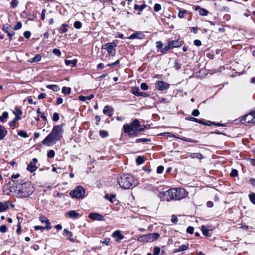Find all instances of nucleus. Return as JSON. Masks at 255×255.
Returning <instances> with one entry per match:
<instances>
[{
	"label": "nucleus",
	"mask_w": 255,
	"mask_h": 255,
	"mask_svg": "<svg viewBox=\"0 0 255 255\" xmlns=\"http://www.w3.org/2000/svg\"><path fill=\"white\" fill-rule=\"evenodd\" d=\"M13 182V184H15V187L12 188L14 190V194L18 198H25L29 197L34 191V188L31 182H26L22 183V181L19 182L17 181L16 183L14 181L12 180L9 182V184H11V182Z\"/></svg>",
	"instance_id": "1"
},
{
	"label": "nucleus",
	"mask_w": 255,
	"mask_h": 255,
	"mask_svg": "<svg viewBox=\"0 0 255 255\" xmlns=\"http://www.w3.org/2000/svg\"><path fill=\"white\" fill-rule=\"evenodd\" d=\"M62 126H54L51 133L42 141V144L48 146L54 145L62 138Z\"/></svg>",
	"instance_id": "2"
},
{
	"label": "nucleus",
	"mask_w": 255,
	"mask_h": 255,
	"mask_svg": "<svg viewBox=\"0 0 255 255\" xmlns=\"http://www.w3.org/2000/svg\"><path fill=\"white\" fill-rule=\"evenodd\" d=\"M117 180L120 186L125 189L132 188L138 184V182L136 179L128 174H123Z\"/></svg>",
	"instance_id": "3"
},
{
	"label": "nucleus",
	"mask_w": 255,
	"mask_h": 255,
	"mask_svg": "<svg viewBox=\"0 0 255 255\" xmlns=\"http://www.w3.org/2000/svg\"><path fill=\"white\" fill-rule=\"evenodd\" d=\"M164 196L167 201L171 200H180L186 197L188 193L183 188H172L166 191L164 193Z\"/></svg>",
	"instance_id": "4"
},
{
	"label": "nucleus",
	"mask_w": 255,
	"mask_h": 255,
	"mask_svg": "<svg viewBox=\"0 0 255 255\" xmlns=\"http://www.w3.org/2000/svg\"><path fill=\"white\" fill-rule=\"evenodd\" d=\"M140 123L138 119L134 120L132 122L129 124H126L123 126L124 132L128 133L131 136L137 134V128L139 127Z\"/></svg>",
	"instance_id": "5"
},
{
	"label": "nucleus",
	"mask_w": 255,
	"mask_h": 255,
	"mask_svg": "<svg viewBox=\"0 0 255 255\" xmlns=\"http://www.w3.org/2000/svg\"><path fill=\"white\" fill-rule=\"evenodd\" d=\"M160 237L158 233H153L146 234L139 237L138 240L140 242H151L157 240Z\"/></svg>",
	"instance_id": "6"
},
{
	"label": "nucleus",
	"mask_w": 255,
	"mask_h": 255,
	"mask_svg": "<svg viewBox=\"0 0 255 255\" xmlns=\"http://www.w3.org/2000/svg\"><path fill=\"white\" fill-rule=\"evenodd\" d=\"M85 190L81 186L77 187L74 190H72L70 195L75 198H82L84 197L85 195Z\"/></svg>",
	"instance_id": "7"
},
{
	"label": "nucleus",
	"mask_w": 255,
	"mask_h": 255,
	"mask_svg": "<svg viewBox=\"0 0 255 255\" xmlns=\"http://www.w3.org/2000/svg\"><path fill=\"white\" fill-rule=\"evenodd\" d=\"M116 46V44L113 42L107 43L102 46V49L106 50L110 56H114L116 52L114 47Z\"/></svg>",
	"instance_id": "8"
},
{
	"label": "nucleus",
	"mask_w": 255,
	"mask_h": 255,
	"mask_svg": "<svg viewBox=\"0 0 255 255\" xmlns=\"http://www.w3.org/2000/svg\"><path fill=\"white\" fill-rule=\"evenodd\" d=\"M241 121L243 123H255V112H251L243 116Z\"/></svg>",
	"instance_id": "9"
},
{
	"label": "nucleus",
	"mask_w": 255,
	"mask_h": 255,
	"mask_svg": "<svg viewBox=\"0 0 255 255\" xmlns=\"http://www.w3.org/2000/svg\"><path fill=\"white\" fill-rule=\"evenodd\" d=\"M156 87L159 90L163 91L169 88V84L163 81H157L155 83Z\"/></svg>",
	"instance_id": "10"
},
{
	"label": "nucleus",
	"mask_w": 255,
	"mask_h": 255,
	"mask_svg": "<svg viewBox=\"0 0 255 255\" xmlns=\"http://www.w3.org/2000/svg\"><path fill=\"white\" fill-rule=\"evenodd\" d=\"M38 162L36 158H33L32 161L27 165V169L30 172H33L36 171L37 169V167L36 166L35 164Z\"/></svg>",
	"instance_id": "11"
},
{
	"label": "nucleus",
	"mask_w": 255,
	"mask_h": 255,
	"mask_svg": "<svg viewBox=\"0 0 255 255\" xmlns=\"http://www.w3.org/2000/svg\"><path fill=\"white\" fill-rule=\"evenodd\" d=\"M89 218L93 220L103 221L104 220L102 215L97 213H90Z\"/></svg>",
	"instance_id": "12"
},
{
	"label": "nucleus",
	"mask_w": 255,
	"mask_h": 255,
	"mask_svg": "<svg viewBox=\"0 0 255 255\" xmlns=\"http://www.w3.org/2000/svg\"><path fill=\"white\" fill-rule=\"evenodd\" d=\"M112 237L115 239L116 241L119 242L124 239V236L121 233L119 230H116L114 232L112 235Z\"/></svg>",
	"instance_id": "13"
},
{
	"label": "nucleus",
	"mask_w": 255,
	"mask_h": 255,
	"mask_svg": "<svg viewBox=\"0 0 255 255\" xmlns=\"http://www.w3.org/2000/svg\"><path fill=\"white\" fill-rule=\"evenodd\" d=\"M103 113L109 117H111L113 114V108L108 105H106L104 107Z\"/></svg>",
	"instance_id": "14"
},
{
	"label": "nucleus",
	"mask_w": 255,
	"mask_h": 255,
	"mask_svg": "<svg viewBox=\"0 0 255 255\" xmlns=\"http://www.w3.org/2000/svg\"><path fill=\"white\" fill-rule=\"evenodd\" d=\"M144 37V34L142 32H135L131 34L129 37L128 39H142Z\"/></svg>",
	"instance_id": "15"
},
{
	"label": "nucleus",
	"mask_w": 255,
	"mask_h": 255,
	"mask_svg": "<svg viewBox=\"0 0 255 255\" xmlns=\"http://www.w3.org/2000/svg\"><path fill=\"white\" fill-rule=\"evenodd\" d=\"M7 131L0 124V140H3L7 135Z\"/></svg>",
	"instance_id": "16"
},
{
	"label": "nucleus",
	"mask_w": 255,
	"mask_h": 255,
	"mask_svg": "<svg viewBox=\"0 0 255 255\" xmlns=\"http://www.w3.org/2000/svg\"><path fill=\"white\" fill-rule=\"evenodd\" d=\"M189 249V247L188 245H182L180 246L178 248H176L174 249L173 252L174 253H178L179 252L187 250Z\"/></svg>",
	"instance_id": "17"
},
{
	"label": "nucleus",
	"mask_w": 255,
	"mask_h": 255,
	"mask_svg": "<svg viewBox=\"0 0 255 255\" xmlns=\"http://www.w3.org/2000/svg\"><path fill=\"white\" fill-rule=\"evenodd\" d=\"M196 11L199 10V14L202 16H206L209 12L205 9L202 8L200 6H196L195 8Z\"/></svg>",
	"instance_id": "18"
},
{
	"label": "nucleus",
	"mask_w": 255,
	"mask_h": 255,
	"mask_svg": "<svg viewBox=\"0 0 255 255\" xmlns=\"http://www.w3.org/2000/svg\"><path fill=\"white\" fill-rule=\"evenodd\" d=\"M67 215L70 218H77L79 216V213L74 210H71L66 213Z\"/></svg>",
	"instance_id": "19"
},
{
	"label": "nucleus",
	"mask_w": 255,
	"mask_h": 255,
	"mask_svg": "<svg viewBox=\"0 0 255 255\" xmlns=\"http://www.w3.org/2000/svg\"><path fill=\"white\" fill-rule=\"evenodd\" d=\"M172 48L179 47L181 46V43L179 40H176L169 43Z\"/></svg>",
	"instance_id": "20"
},
{
	"label": "nucleus",
	"mask_w": 255,
	"mask_h": 255,
	"mask_svg": "<svg viewBox=\"0 0 255 255\" xmlns=\"http://www.w3.org/2000/svg\"><path fill=\"white\" fill-rule=\"evenodd\" d=\"M9 207L7 203L0 202V213L6 211Z\"/></svg>",
	"instance_id": "21"
},
{
	"label": "nucleus",
	"mask_w": 255,
	"mask_h": 255,
	"mask_svg": "<svg viewBox=\"0 0 255 255\" xmlns=\"http://www.w3.org/2000/svg\"><path fill=\"white\" fill-rule=\"evenodd\" d=\"M190 157L192 159H202L203 158L202 155L200 153H190Z\"/></svg>",
	"instance_id": "22"
},
{
	"label": "nucleus",
	"mask_w": 255,
	"mask_h": 255,
	"mask_svg": "<svg viewBox=\"0 0 255 255\" xmlns=\"http://www.w3.org/2000/svg\"><path fill=\"white\" fill-rule=\"evenodd\" d=\"M77 63V60L74 59L72 60H65V64L66 65H71V67H74Z\"/></svg>",
	"instance_id": "23"
},
{
	"label": "nucleus",
	"mask_w": 255,
	"mask_h": 255,
	"mask_svg": "<svg viewBox=\"0 0 255 255\" xmlns=\"http://www.w3.org/2000/svg\"><path fill=\"white\" fill-rule=\"evenodd\" d=\"M46 87L47 88L50 89L53 91L57 92L60 90L59 87L57 85H48Z\"/></svg>",
	"instance_id": "24"
},
{
	"label": "nucleus",
	"mask_w": 255,
	"mask_h": 255,
	"mask_svg": "<svg viewBox=\"0 0 255 255\" xmlns=\"http://www.w3.org/2000/svg\"><path fill=\"white\" fill-rule=\"evenodd\" d=\"M64 234L68 238V239L71 241H73V239L71 237L72 236V232H70L69 230L65 229L63 231Z\"/></svg>",
	"instance_id": "25"
},
{
	"label": "nucleus",
	"mask_w": 255,
	"mask_h": 255,
	"mask_svg": "<svg viewBox=\"0 0 255 255\" xmlns=\"http://www.w3.org/2000/svg\"><path fill=\"white\" fill-rule=\"evenodd\" d=\"M11 29L12 27L11 25L8 24L4 25L2 27V30L7 33H8L9 32H10Z\"/></svg>",
	"instance_id": "26"
},
{
	"label": "nucleus",
	"mask_w": 255,
	"mask_h": 255,
	"mask_svg": "<svg viewBox=\"0 0 255 255\" xmlns=\"http://www.w3.org/2000/svg\"><path fill=\"white\" fill-rule=\"evenodd\" d=\"M39 220L42 223H45L47 225V226H50V222L46 217H45L44 216H40L39 217Z\"/></svg>",
	"instance_id": "27"
},
{
	"label": "nucleus",
	"mask_w": 255,
	"mask_h": 255,
	"mask_svg": "<svg viewBox=\"0 0 255 255\" xmlns=\"http://www.w3.org/2000/svg\"><path fill=\"white\" fill-rule=\"evenodd\" d=\"M68 25L66 24H63L61 27L59 28V31L60 33H65L67 31Z\"/></svg>",
	"instance_id": "28"
},
{
	"label": "nucleus",
	"mask_w": 255,
	"mask_h": 255,
	"mask_svg": "<svg viewBox=\"0 0 255 255\" xmlns=\"http://www.w3.org/2000/svg\"><path fill=\"white\" fill-rule=\"evenodd\" d=\"M51 228L50 226H46L45 227L40 226H35L34 227V229L35 230H43V229H47L50 230Z\"/></svg>",
	"instance_id": "29"
},
{
	"label": "nucleus",
	"mask_w": 255,
	"mask_h": 255,
	"mask_svg": "<svg viewBox=\"0 0 255 255\" xmlns=\"http://www.w3.org/2000/svg\"><path fill=\"white\" fill-rule=\"evenodd\" d=\"M202 233L204 236H209V230H208L207 229H206L205 226H202Z\"/></svg>",
	"instance_id": "30"
},
{
	"label": "nucleus",
	"mask_w": 255,
	"mask_h": 255,
	"mask_svg": "<svg viewBox=\"0 0 255 255\" xmlns=\"http://www.w3.org/2000/svg\"><path fill=\"white\" fill-rule=\"evenodd\" d=\"M171 45L169 43L168 45L167 46L164 47L163 48L161 49L160 50V52L163 54L166 53L170 49H171Z\"/></svg>",
	"instance_id": "31"
},
{
	"label": "nucleus",
	"mask_w": 255,
	"mask_h": 255,
	"mask_svg": "<svg viewBox=\"0 0 255 255\" xmlns=\"http://www.w3.org/2000/svg\"><path fill=\"white\" fill-rule=\"evenodd\" d=\"M146 7V5L143 4L140 6H139L137 4H135L134 9L135 10H138L139 11H142Z\"/></svg>",
	"instance_id": "32"
},
{
	"label": "nucleus",
	"mask_w": 255,
	"mask_h": 255,
	"mask_svg": "<svg viewBox=\"0 0 255 255\" xmlns=\"http://www.w3.org/2000/svg\"><path fill=\"white\" fill-rule=\"evenodd\" d=\"M8 113L7 112H4L1 116H0V120L4 122L5 120L8 117Z\"/></svg>",
	"instance_id": "33"
},
{
	"label": "nucleus",
	"mask_w": 255,
	"mask_h": 255,
	"mask_svg": "<svg viewBox=\"0 0 255 255\" xmlns=\"http://www.w3.org/2000/svg\"><path fill=\"white\" fill-rule=\"evenodd\" d=\"M42 56L40 54H37L32 59V62H38L41 59Z\"/></svg>",
	"instance_id": "34"
},
{
	"label": "nucleus",
	"mask_w": 255,
	"mask_h": 255,
	"mask_svg": "<svg viewBox=\"0 0 255 255\" xmlns=\"http://www.w3.org/2000/svg\"><path fill=\"white\" fill-rule=\"evenodd\" d=\"M136 163L138 165H140L144 162V159L143 157L138 156L136 159Z\"/></svg>",
	"instance_id": "35"
},
{
	"label": "nucleus",
	"mask_w": 255,
	"mask_h": 255,
	"mask_svg": "<svg viewBox=\"0 0 255 255\" xmlns=\"http://www.w3.org/2000/svg\"><path fill=\"white\" fill-rule=\"evenodd\" d=\"M62 91L65 94H69L71 92V88L70 87H63Z\"/></svg>",
	"instance_id": "36"
},
{
	"label": "nucleus",
	"mask_w": 255,
	"mask_h": 255,
	"mask_svg": "<svg viewBox=\"0 0 255 255\" xmlns=\"http://www.w3.org/2000/svg\"><path fill=\"white\" fill-rule=\"evenodd\" d=\"M139 91H140V89L137 87H132V93L137 96L138 95V94L139 93V92H140Z\"/></svg>",
	"instance_id": "37"
},
{
	"label": "nucleus",
	"mask_w": 255,
	"mask_h": 255,
	"mask_svg": "<svg viewBox=\"0 0 255 255\" xmlns=\"http://www.w3.org/2000/svg\"><path fill=\"white\" fill-rule=\"evenodd\" d=\"M251 202L255 204V193H252L249 195Z\"/></svg>",
	"instance_id": "38"
},
{
	"label": "nucleus",
	"mask_w": 255,
	"mask_h": 255,
	"mask_svg": "<svg viewBox=\"0 0 255 255\" xmlns=\"http://www.w3.org/2000/svg\"><path fill=\"white\" fill-rule=\"evenodd\" d=\"M18 135L23 138H27L28 137V135L26 132L23 130H20L18 132Z\"/></svg>",
	"instance_id": "39"
},
{
	"label": "nucleus",
	"mask_w": 255,
	"mask_h": 255,
	"mask_svg": "<svg viewBox=\"0 0 255 255\" xmlns=\"http://www.w3.org/2000/svg\"><path fill=\"white\" fill-rule=\"evenodd\" d=\"M186 120L191 121H194L197 123H199L200 122V120L197 119L196 118L193 117H189L185 118Z\"/></svg>",
	"instance_id": "40"
},
{
	"label": "nucleus",
	"mask_w": 255,
	"mask_h": 255,
	"mask_svg": "<svg viewBox=\"0 0 255 255\" xmlns=\"http://www.w3.org/2000/svg\"><path fill=\"white\" fill-rule=\"evenodd\" d=\"M47 157L49 158H52L55 156V152L53 150H50L47 152Z\"/></svg>",
	"instance_id": "41"
},
{
	"label": "nucleus",
	"mask_w": 255,
	"mask_h": 255,
	"mask_svg": "<svg viewBox=\"0 0 255 255\" xmlns=\"http://www.w3.org/2000/svg\"><path fill=\"white\" fill-rule=\"evenodd\" d=\"M100 135L101 137L104 138L108 136V133L106 131L101 130L100 131Z\"/></svg>",
	"instance_id": "42"
},
{
	"label": "nucleus",
	"mask_w": 255,
	"mask_h": 255,
	"mask_svg": "<svg viewBox=\"0 0 255 255\" xmlns=\"http://www.w3.org/2000/svg\"><path fill=\"white\" fill-rule=\"evenodd\" d=\"M153 255H158L159 254L160 252V248L158 247H155L153 249Z\"/></svg>",
	"instance_id": "43"
},
{
	"label": "nucleus",
	"mask_w": 255,
	"mask_h": 255,
	"mask_svg": "<svg viewBox=\"0 0 255 255\" xmlns=\"http://www.w3.org/2000/svg\"><path fill=\"white\" fill-rule=\"evenodd\" d=\"M74 26L76 29H80L82 27V23L79 21H76L74 24Z\"/></svg>",
	"instance_id": "44"
},
{
	"label": "nucleus",
	"mask_w": 255,
	"mask_h": 255,
	"mask_svg": "<svg viewBox=\"0 0 255 255\" xmlns=\"http://www.w3.org/2000/svg\"><path fill=\"white\" fill-rule=\"evenodd\" d=\"M0 231L1 233H5L7 231V228L5 225H2L0 226Z\"/></svg>",
	"instance_id": "45"
},
{
	"label": "nucleus",
	"mask_w": 255,
	"mask_h": 255,
	"mask_svg": "<svg viewBox=\"0 0 255 255\" xmlns=\"http://www.w3.org/2000/svg\"><path fill=\"white\" fill-rule=\"evenodd\" d=\"M148 141H150V139H146V138H139V139H136V140H135V142L136 143H139L141 142H148Z\"/></svg>",
	"instance_id": "46"
},
{
	"label": "nucleus",
	"mask_w": 255,
	"mask_h": 255,
	"mask_svg": "<svg viewBox=\"0 0 255 255\" xmlns=\"http://www.w3.org/2000/svg\"><path fill=\"white\" fill-rule=\"evenodd\" d=\"M18 2L17 0H12L11 2V7L12 8H15L17 6Z\"/></svg>",
	"instance_id": "47"
},
{
	"label": "nucleus",
	"mask_w": 255,
	"mask_h": 255,
	"mask_svg": "<svg viewBox=\"0 0 255 255\" xmlns=\"http://www.w3.org/2000/svg\"><path fill=\"white\" fill-rule=\"evenodd\" d=\"M161 7L160 4L156 3L154 5V10L155 11L158 12L161 10Z\"/></svg>",
	"instance_id": "48"
},
{
	"label": "nucleus",
	"mask_w": 255,
	"mask_h": 255,
	"mask_svg": "<svg viewBox=\"0 0 255 255\" xmlns=\"http://www.w3.org/2000/svg\"><path fill=\"white\" fill-rule=\"evenodd\" d=\"M22 27V23L21 22H18L14 27V30H17L20 29Z\"/></svg>",
	"instance_id": "49"
},
{
	"label": "nucleus",
	"mask_w": 255,
	"mask_h": 255,
	"mask_svg": "<svg viewBox=\"0 0 255 255\" xmlns=\"http://www.w3.org/2000/svg\"><path fill=\"white\" fill-rule=\"evenodd\" d=\"M238 175V171L236 169H233L230 173V176L231 177H236Z\"/></svg>",
	"instance_id": "50"
},
{
	"label": "nucleus",
	"mask_w": 255,
	"mask_h": 255,
	"mask_svg": "<svg viewBox=\"0 0 255 255\" xmlns=\"http://www.w3.org/2000/svg\"><path fill=\"white\" fill-rule=\"evenodd\" d=\"M186 13V10H184V11H180L178 14V16L180 18H182L184 17V14Z\"/></svg>",
	"instance_id": "51"
},
{
	"label": "nucleus",
	"mask_w": 255,
	"mask_h": 255,
	"mask_svg": "<svg viewBox=\"0 0 255 255\" xmlns=\"http://www.w3.org/2000/svg\"><path fill=\"white\" fill-rule=\"evenodd\" d=\"M59 119V114L57 113H54L53 116V120L57 121Z\"/></svg>",
	"instance_id": "52"
},
{
	"label": "nucleus",
	"mask_w": 255,
	"mask_h": 255,
	"mask_svg": "<svg viewBox=\"0 0 255 255\" xmlns=\"http://www.w3.org/2000/svg\"><path fill=\"white\" fill-rule=\"evenodd\" d=\"M164 170V167L163 166H159L157 169V172L158 174H161Z\"/></svg>",
	"instance_id": "53"
},
{
	"label": "nucleus",
	"mask_w": 255,
	"mask_h": 255,
	"mask_svg": "<svg viewBox=\"0 0 255 255\" xmlns=\"http://www.w3.org/2000/svg\"><path fill=\"white\" fill-rule=\"evenodd\" d=\"M141 88L143 90H147L148 88V86L145 83H142L141 84Z\"/></svg>",
	"instance_id": "54"
},
{
	"label": "nucleus",
	"mask_w": 255,
	"mask_h": 255,
	"mask_svg": "<svg viewBox=\"0 0 255 255\" xmlns=\"http://www.w3.org/2000/svg\"><path fill=\"white\" fill-rule=\"evenodd\" d=\"M200 114V112L198 109H194L192 112V115L194 116H198Z\"/></svg>",
	"instance_id": "55"
},
{
	"label": "nucleus",
	"mask_w": 255,
	"mask_h": 255,
	"mask_svg": "<svg viewBox=\"0 0 255 255\" xmlns=\"http://www.w3.org/2000/svg\"><path fill=\"white\" fill-rule=\"evenodd\" d=\"M187 232L189 234H192L194 232V228L192 226H189L186 230Z\"/></svg>",
	"instance_id": "56"
},
{
	"label": "nucleus",
	"mask_w": 255,
	"mask_h": 255,
	"mask_svg": "<svg viewBox=\"0 0 255 255\" xmlns=\"http://www.w3.org/2000/svg\"><path fill=\"white\" fill-rule=\"evenodd\" d=\"M53 53L57 56H60L61 54V51L58 49H54Z\"/></svg>",
	"instance_id": "57"
},
{
	"label": "nucleus",
	"mask_w": 255,
	"mask_h": 255,
	"mask_svg": "<svg viewBox=\"0 0 255 255\" xmlns=\"http://www.w3.org/2000/svg\"><path fill=\"white\" fill-rule=\"evenodd\" d=\"M181 139L183 141H185L188 142H192V143H196V141H194L193 140H192V139H190L189 138H181Z\"/></svg>",
	"instance_id": "58"
},
{
	"label": "nucleus",
	"mask_w": 255,
	"mask_h": 255,
	"mask_svg": "<svg viewBox=\"0 0 255 255\" xmlns=\"http://www.w3.org/2000/svg\"><path fill=\"white\" fill-rule=\"evenodd\" d=\"M171 221L174 224H176L178 221V218L175 215H173L172 216Z\"/></svg>",
	"instance_id": "59"
},
{
	"label": "nucleus",
	"mask_w": 255,
	"mask_h": 255,
	"mask_svg": "<svg viewBox=\"0 0 255 255\" xmlns=\"http://www.w3.org/2000/svg\"><path fill=\"white\" fill-rule=\"evenodd\" d=\"M163 47V44L161 41H157L156 42V48L158 49H161Z\"/></svg>",
	"instance_id": "60"
},
{
	"label": "nucleus",
	"mask_w": 255,
	"mask_h": 255,
	"mask_svg": "<svg viewBox=\"0 0 255 255\" xmlns=\"http://www.w3.org/2000/svg\"><path fill=\"white\" fill-rule=\"evenodd\" d=\"M24 36L25 38L28 39L31 36L30 32H29L28 31H26L24 32Z\"/></svg>",
	"instance_id": "61"
},
{
	"label": "nucleus",
	"mask_w": 255,
	"mask_h": 255,
	"mask_svg": "<svg viewBox=\"0 0 255 255\" xmlns=\"http://www.w3.org/2000/svg\"><path fill=\"white\" fill-rule=\"evenodd\" d=\"M194 43L197 46H199L201 45V41L199 40H198V39L195 40L194 41Z\"/></svg>",
	"instance_id": "62"
},
{
	"label": "nucleus",
	"mask_w": 255,
	"mask_h": 255,
	"mask_svg": "<svg viewBox=\"0 0 255 255\" xmlns=\"http://www.w3.org/2000/svg\"><path fill=\"white\" fill-rule=\"evenodd\" d=\"M20 231H21L20 222H18V225H17V229L16 232H17L18 234H20Z\"/></svg>",
	"instance_id": "63"
},
{
	"label": "nucleus",
	"mask_w": 255,
	"mask_h": 255,
	"mask_svg": "<svg viewBox=\"0 0 255 255\" xmlns=\"http://www.w3.org/2000/svg\"><path fill=\"white\" fill-rule=\"evenodd\" d=\"M63 99L61 97H58L57 99L56 103L57 104L59 105L63 103Z\"/></svg>",
	"instance_id": "64"
}]
</instances>
